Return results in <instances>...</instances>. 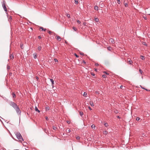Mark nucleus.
<instances>
[{"label": "nucleus", "mask_w": 150, "mask_h": 150, "mask_svg": "<svg viewBox=\"0 0 150 150\" xmlns=\"http://www.w3.org/2000/svg\"><path fill=\"white\" fill-rule=\"evenodd\" d=\"M16 135L17 137V139L19 140V142H22V141H23L24 140L22 138V137L19 132H16Z\"/></svg>", "instance_id": "obj_1"}, {"label": "nucleus", "mask_w": 150, "mask_h": 150, "mask_svg": "<svg viewBox=\"0 0 150 150\" xmlns=\"http://www.w3.org/2000/svg\"><path fill=\"white\" fill-rule=\"evenodd\" d=\"M2 6L4 11L6 12V14L7 15V16H8V13L7 12V10L6 7L5 2V1H4L2 2Z\"/></svg>", "instance_id": "obj_2"}, {"label": "nucleus", "mask_w": 150, "mask_h": 150, "mask_svg": "<svg viewBox=\"0 0 150 150\" xmlns=\"http://www.w3.org/2000/svg\"><path fill=\"white\" fill-rule=\"evenodd\" d=\"M14 109L15 110L17 113L18 115H21V111L20 110L19 107L18 106Z\"/></svg>", "instance_id": "obj_3"}, {"label": "nucleus", "mask_w": 150, "mask_h": 150, "mask_svg": "<svg viewBox=\"0 0 150 150\" xmlns=\"http://www.w3.org/2000/svg\"><path fill=\"white\" fill-rule=\"evenodd\" d=\"M10 105L12 106L14 109L18 106L14 102L11 101L9 103Z\"/></svg>", "instance_id": "obj_4"}, {"label": "nucleus", "mask_w": 150, "mask_h": 150, "mask_svg": "<svg viewBox=\"0 0 150 150\" xmlns=\"http://www.w3.org/2000/svg\"><path fill=\"white\" fill-rule=\"evenodd\" d=\"M109 42L110 43H111L112 44H114L115 43V41L112 38H110L109 40Z\"/></svg>", "instance_id": "obj_5"}, {"label": "nucleus", "mask_w": 150, "mask_h": 150, "mask_svg": "<svg viewBox=\"0 0 150 150\" xmlns=\"http://www.w3.org/2000/svg\"><path fill=\"white\" fill-rule=\"evenodd\" d=\"M57 37V40L59 41H60L61 40V37L59 36H56Z\"/></svg>", "instance_id": "obj_6"}, {"label": "nucleus", "mask_w": 150, "mask_h": 150, "mask_svg": "<svg viewBox=\"0 0 150 150\" xmlns=\"http://www.w3.org/2000/svg\"><path fill=\"white\" fill-rule=\"evenodd\" d=\"M50 81L52 83V86L53 87V86H54V81L53 80V79H50Z\"/></svg>", "instance_id": "obj_7"}, {"label": "nucleus", "mask_w": 150, "mask_h": 150, "mask_svg": "<svg viewBox=\"0 0 150 150\" xmlns=\"http://www.w3.org/2000/svg\"><path fill=\"white\" fill-rule=\"evenodd\" d=\"M8 18L9 21L10 22V21H11L12 19V16H10L9 17L8 16Z\"/></svg>", "instance_id": "obj_8"}, {"label": "nucleus", "mask_w": 150, "mask_h": 150, "mask_svg": "<svg viewBox=\"0 0 150 150\" xmlns=\"http://www.w3.org/2000/svg\"><path fill=\"white\" fill-rule=\"evenodd\" d=\"M35 110L36 111L38 112H40V111L38 110V108L36 106L35 107Z\"/></svg>", "instance_id": "obj_9"}, {"label": "nucleus", "mask_w": 150, "mask_h": 150, "mask_svg": "<svg viewBox=\"0 0 150 150\" xmlns=\"http://www.w3.org/2000/svg\"><path fill=\"white\" fill-rule=\"evenodd\" d=\"M9 57L11 59H13L14 58L13 55L12 54H10L9 55Z\"/></svg>", "instance_id": "obj_10"}, {"label": "nucleus", "mask_w": 150, "mask_h": 150, "mask_svg": "<svg viewBox=\"0 0 150 150\" xmlns=\"http://www.w3.org/2000/svg\"><path fill=\"white\" fill-rule=\"evenodd\" d=\"M45 109H46V111H47L50 110V108L49 106H47L46 107Z\"/></svg>", "instance_id": "obj_11"}, {"label": "nucleus", "mask_w": 150, "mask_h": 150, "mask_svg": "<svg viewBox=\"0 0 150 150\" xmlns=\"http://www.w3.org/2000/svg\"><path fill=\"white\" fill-rule=\"evenodd\" d=\"M94 20L96 22H98L99 21V19L98 18H94Z\"/></svg>", "instance_id": "obj_12"}, {"label": "nucleus", "mask_w": 150, "mask_h": 150, "mask_svg": "<svg viewBox=\"0 0 150 150\" xmlns=\"http://www.w3.org/2000/svg\"><path fill=\"white\" fill-rule=\"evenodd\" d=\"M90 104L91 106H93L94 105L93 102L91 101L90 102Z\"/></svg>", "instance_id": "obj_13"}, {"label": "nucleus", "mask_w": 150, "mask_h": 150, "mask_svg": "<svg viewBox=\"0 0 150 150\" xmlns=\"http://www.w3.org/2000/svg\"><path fill=\"white\" fill-rule=\"evenodd\" d=\"M79 114L81 116H82L83 115V112L81 111H80L79 112Z\"/></svg>", "instance_id": "obj_14"}, {"label": "nucleus", "mask_w": 150, "mask_h": 150, "mask_svg": "<svg viewBox=\"0 0 150 150\" xmlns=\"http://www.w3.org/2000/svg\"><path fill=\"white\" fill-rule=\"evenodd\" d=\"M120 88L122 89H124L125 88V86H121Z\"/></svg>", "instance_id": "obj_15"}, {"label": "nucleus", "mask_w": 150, "mask_h": 150, "mask_svg": "<svg viewBox=\"0 0 150 150\" xmlns=\"http://www.w3.org/2000/svg\"><path fill=\"white\" fill-rule=\"evenodd\" d=\"M34 55V58L35 59L37 58V54L36 53H34L33 54Z\"/></svg>", "instance_id": "obj_16"}, {"label": "nucleus", "mask_w": 150, "mask_h": 150, "mask_svg": "<svg viewBox=\"0 0 150 150\" xmlns=\"http://www.w3.org/2000/svg\"><path fill=\"white\" fill-rule=\"evenodd\" d=\"M141 58L143 60H144L145 59L144 57L142 55L141 56Z\"/></svg>", "instance_id": "obj_17"}, {"label": "nucleus", "mask_w": 150, "mask_h": 150, "mask_svg": "<svg viewBox=\"0 0 150 150\" xmlns=\"http://www.w3.org/2000/svg\"><path fill=\"white\" fill-rule=\"evenodd\" d=\"M41 48H42V47L41 46H39L38 47V51H40L41 50Z\"/></svg>", "instance_id": "obj_18"}, {"label": "nucleus", "mask_w": 150, "mask_h": 150, "mask_svg": "<svg viewBox=\"0 0 150 150\" xmlns=\"http://www.w3.org/2000/svg\"><path fill=\"white\" fill-rule=\"evenodd\" d=\"M104 125L106 127H108L109 126L108 124L107 123H105L104 124Z\"/></svg>", "instance_id": "obj_19"}, {"label": "nucleus", "mask_w": 150, "mask_h": 150, "mask_svg": "<svg viewBox=\"0 0 150 150\" xmlns=\"http://www.w3.org/2000/svg\"><path fill=\"white\" fill-rule=\"evenodd\" d=\"M40 29H42V30H44V31H45V30H46V29H44L43 28V27H40Z\"/></svg>", "instance_id": "obj_20"}, {"label": "nucleus", "mask_w": 150, "mask_h": 150, "mask_svg": "<svg viewBox=\"0 0 150 150\" xmlns=\"http://www.w3.org/2000/svg\"><path fill=\"white\" fill-rule=\"evenodd\" d=\"M128 62H129V64H131L133 63V62L132 60H129L128 61Z\"/></svg>", "instance_id": "obj_21"}, {"label": "nucleus", "mask_w": 150, "mask_h": 150, "mask_svg": "<svg viewBox=\"0 0 150 150\" xmlns=\"http://www.w3.org/2000/svg\"><path fill=\"white\" fill-rule=\"evenodd\" d=\"M76 138L77 140H79L80 139V137L78 136H77L76 137Z\"/></svg>", "instance_id": "obj_22"}, {"label": "nucleus", "mask_w": 150, "mask_h": 150, "mask_svg": "<svg viewBox=\"0 0 150 150\" xmlns=\"http://www.w3.org/2000/svg\"><path fill=\"white\" fill-rule=\"evenodd\" d=\"M114 112L116 114H117L119 112H118V111L117 110H115L114 111Z\"/></svg>", "instance_id": "obj_23"}, {"label": "nucleus", "mask_w": 150, "mask_h": 150, "mask_svg": "<svg viewBox=\"0 0 150 150\" xmlns=\"http://www.w3.org/2000/svg\"><path fill=\"white\" fill-rule=\"evenodd\" d=\"M94 8L95 10H98V6H95L94 7Z\"/></svg>", "instance_id": "obj_24"}, {"label": "nucleus", "mask_w": 150, "mask_h": 150, "mask_svg": "<svg viewBox=\"0 0 150 150\" xmlns=\"http://www.w3.org/2000/svg\"><path fill=\"white\" fill-rule=\"evenodd\" d=\"M43 130L44 131V132H45L46 133H47V132H48V131L46 129H44Z\"/></svg>", "instance_id": "obj_25"}, {"label": "nucleus", "mask_w": 150, "mask_h": 150, "mask_svg": "<svg viewBox=\"0 0 150 150\" xmlns=\"http://www.w3.org/2000/svg\"><path fill=\"white\" fill-rule=\"evenodd\" d=\"M139 72L140 73L142 74V73H143V71L142 70H141V69H139Z\"/></svg>", "instance_id": "obj_26"}, {"label": "nucleus", "mask_w": 150, "mask_h": 150, "mask_svg": "<svg viewBox=\"0 0 150 150\" xmlns=\"http://www.w3.org/2000/svg\"><path fill=\"white\" fill-rule=\"evenodd\" d=\"M7 69L8 70H9L10 68V66L9 65H7Z\"/></svg>", "instance_id": "obj_27"}, {"label": "nucleus", "mask_w": 150, "mask_h": 150, "mask_svg": "<svg viewBox=\"0 0 150 150\" xmlns=\"http://www.w3.org/2000/svg\"><path fill=\"white\" fill-rule=\"evenodd\" d=\"M140 119V118L139 117H137L136 118V120L137 121H139V120Z\"/></svg>", "instance_id": "obj_28"}, {"label": "nucleus", "mask_w": 150, "mask_h": 150, "mask_svg": "<svg viewBox=\"0 0 150 150\" xmlns=\"http://www.w3.org/2000/svg\"><path fill=\"white\" fill-rule=\"evenodd\" d=\"M91 127L92 128H95V126L94 125H92L91 126Z\"/></svg>", "instance_id": "obj_29"}, {"label": "nucleus", "mask_w": 150, "mask_h": 150, "mask_svg": "<svg viewBox=\"0 0 150 150\" xmlns=\"http://www.w3.org/2000/svg\"><path fill=\"white\" fill-rule=\"evenodd\" d=\"M53 129L54 130H56L57 129V128L55 126H53Z\"/></svg>", "instance_id": "obj_30"}, {"label": "nucleus", "mask_w": 150, "mask_h": 150, "mask_svg": "<svg viewBox=\"0 0 150 150\" xmlns=\"http://www.w3.org/2000/svg\"><path fill=\"white\" fill-rule=\"evenodd\" d=\"M75 3L77 4L78 3V1L77 0H75Z\"/></svg>", "instance_id": "obj_31"}, {"label": "nucleus", "mask_w": 150, "mask_h": 150, "mask_svg": "<svg viewBox=\"0 0 150 150\" xmlns=\"http://www.w3.org/2000/svg\"><path fill=\"white\" fill-rule=\"evenodd\" d=\"M74 30L75 31H76L77 30V28L75 27H73V28Z\"/></svg>", "instance_id": "obj_32"}, {"label": "nucleus", "mask_w": 150, "mask_h": 150, "mask_svg": "<svg viewBox=\"0 0 150 150\" xmlns=\"http://www.w3.org/2000/svg\"><path fill=\"white\" fill-rule=\"evenodd\" d=\"M66 132L67 133H69L70 132H71V130L70 129H69L68 131L66 130Z\"/></svg>", "instance_id": "obj_33"}, {"label": "nucleus", "mask_w": 150, "mask_h": 150, "mask_svg": "<svg viewBox=\"0 0 150 150\" xmlns=\"http://www.w3.org/2000/svg\"><path fill=\"white\" fill-rule=\"evenodd\" d=\"M102 77H103L104 78H105L106 77V76L105 75L103 74L102 76Z\"/></svg>", "instance_id": "obj_34"}, {"label": "nucleus", "mask_w": 150, "mask_h": 150, "mask_svg": "<svg viewBox=\"0 0 150 150\" xmlns=\"http://www.w3.org/2000/svg\"><path fill=\"white\" fill-rule=\"evenodd\" d=\"M117 3L118 4H120V0H117Z\"/></svg>", "instance_id": "obj_35"}, {"label": "nucleus", "mask_w": 150, "mask_h": 150, "mask_svg": "<svg viewBox=\"0 0 150 150\" xmlns=\"http://www.w3.org/2000/svg\"><path fill=\"white\" fill-rule=\"evenodd\" d=\"M74 55H75V56L76 57H79V56L78 55L76 54V53H75L74 54Z\"/></svg>", "instance_id": "obj_36"}, {"label": "nucleus", "mask_w": 150, "mask_h": 150, "mask_svg": "<svg viewBox=\"0 0 150 150\" xmlns=\"http://www.w3.org/2000/svg\"><path fill=\"white\" fill-rule=\"evenodd\" d=\"M13 95V98H15L16 97V94H12Z\"/></svg>", "instance_id": "obj_37"}, {"label": "nucleus", "mask_w": 150, "mask_h": 150, "mask_svg": "<svg viewBox=\"0 0 150 150\" xmlns=\"http://www.w3.org/2000/svg\"><path fill=\"white\" fill-rule=\"evenodd\" d=\"M53 33V32L50 31H48V33L50 34H51L52 33Z\"/></svg>", "instance_id": "obj_38"}, {"label": "nucleus", "mask_w": 150, "mask_h": 150, "mask_svg": "<svg viewBox=\"0 0 150 150\" xmlns=\"http://www.w3.org/2000/svg\"><path fill=\"white\" fill-rule=\"evenodd\" d=\"M67 16L69 18H70V16L69 14H67Z\"/></svg>", "instance_id": "obj_39"}, {"label": "nucleus", "mask_w": 150, "mask_h": 150, "mask_svg": "<svg viewBox=\"0 0 150 150\" xmlns=\"http://www.w3.org/2000/svg\"><path fill=\"white\" fill-rule=\"evenodd\" d=\"M23 44L22 45V44H21V48L22 49H23Z\"/></svg>", "instance_id": "obj_40"}, {"label": "nucleus", "mask_w": 150, "mask_h": 150, "mask_svg": "<svg viewBox=\"0 0 150 150\" xmlns=\"http://www.w3.org/2000/svg\"><path fill=\"white\" fill-rule=\"evenodd\" d=\"M77 22L79 24L81 23V21L79 20H77Z\"/></svg>", "instance_id": "obj_41"}, {"label": "nucleus", "mask_w": 150, "mask_h": 150, "mask_svg": "<svg viewBox=\"0 0 150 150\" xmlns=\"http://www.w3.org/2000/svg\"><path fill=\"white\" fill-rule=\"evenodd\" d=\"M99 65L97 63H96L95 64V65L96 66H98Z\"/></svg>", "instance_id": "obj_42"}, {"label": "nucleus", "mask_w": 150, "mask_h": 150, "mask_svg": "<svg viewBox=\"0 0 150 150\" xmlns=\"http://www.w3.org/2000/svg\"><path fill=\"white\" fill-rule=\"evenodd\" d=\"M125 7H127L128 6V4H125Z\"/></svg>", "instance_id": "obj_43"}, {"label": "nucleus", "mask_w": 150, "mask_h": 150, "mask_svg": "<svg viewBox=\"0 0 150 150\" xmlns=\"http://www.w3.org/2000/svg\"><path fill=\"white\" fill-rule=\"evenodd\" d=\"M54 60L55 62H58V60L56 59H54Z\"/></svg>", "instance_id": "obj_44"}, {"label": "nucleus", "mask_w": 150, "mask_h": 150, "mask_svg": "<svg viewBox=\"0 0 150 150\" xmlns=\"http://www.w3.org/2000/svg\"><path fill=\"white\" fill-rule=\"evenodd\" d=\"M83 96L84 97H87V94H83Z\"/></svg>", "instance_id": "obj_45"}, {"label": "nucleus", "mask_w": 150, "mask_h": 150, "mask_svg": "<svg viewBox=\"0 0 150 150\" xmlns=\"http://www.w3.org/2000/svg\"><path fill=\"white\" fill-rule=\"evenodd\" d=\"M88 108L90 110H92V109H91V107L90 106H89L88 107Z\"/></svg>", "instance_id": "obj_46"}, {"label": "nucleus", "mask_w": 150, "mask_h": 150, "mask_svg": "<svg viewBox=\"0 0 150 150\" xmlns=\"http://www.w3.org/2000/svg\"><path fill=\"white\" fill-rule=\"evenodd\" d=\"M104 73H105L107 75H108L109 74L107 73L106 72L104 71Z\"/></svg>", "instance_id": "obj_47"}, {"label": "nucleus", "mask_w": 150, "mask_h": 150, "mask_svg": "<svg viewBox=\"0 0 150 150\" xmlns=\"http://www.w3.org/2000/svg\"><path fill=\"white\" fill-rule=\"evenodd\" d=\"M80 54L81 55H84V54L83 53V52H81V53H80Z\"/></svg>", "instance_id": "obj_48"}, {"label": "nucleus", "mask_w": 150, "mask_h": 150, "mask_svg": "<svg viewBox=\"0 0 150 150\" xmlns=\"http://www.w3.org/2000/svg\"><path fill=\"white\" fill-rule=\"evenodd\" d=\"M45 119H46V120H48V117H45Z\"/></svg>", "instance_id": "obj_49"}, {"label": "nucleus", "mask_w": 150, "mask_h": 150, "mask_svg": "<svg viewBox=\"0 0 150 150\" xmlns=\"http://www.w3.org/2000/svg\"><path fill=\"white\" fill-rule=\"evenodd\" d=\"M41 36H38V38H39V39H41Z\"/></svg>", "instance_id": "obj_50"}, {"label": "nucleus", "mask_w": 150, "mask_h": 150, "mask_svg": "<svg viewBox=\"0 0 150 150\" xmlns=\"http://www.w3.org/2000/svg\"><path fill=\"white\" fill-rule=\"evenodd\" d=\"M67 122L69 124H70V122H69V121H67Z\"/></svg>", "instance_id": "obj_51"}, {"label": "nucleus", "mask_w": 150, "mask_h": 150, "mask_svg": "<svg viewBox=\"0 0 150 150\" xmlns=\"http://www.w3.org/2000/svg\"><path fill=\"white\" fill-rule=\"evenodd\" d=\"M36 78L38 80L39 79L38 77V76L36 77Z\"/></svg>", "instance_id": "obj_52"}, {"label": "nucleus", "mask_w": 150, "mask_h": 150, "mask_svg": "<svg viewBox=\"0 0 150 150\" xmlns=\"http://www.w3.org/2000/svg\"><path fill=\"white\" fill-rule=\"evenodd\" d=\"M117 118H119V119H120V117L119 116H118L117 117Z\"/></svg>", "instance_id": "obj_53"}, {"label": "nucleus", "mask_w": 150, "mask_h": 150, "mask_svg": "<svg viewBox=\"0 0 150 150\" xmlns=\"http://www.w3.org/2000/svg\"><path fill=\"white\" fill-rule=\"evenodd\" d=\"M83 63H84V64H86V62L84 61H83Z\"/></svg>", "instance_id": "obj_54"}, {"label": "nucleus", "mask_w": 150, "mask_h": 150, "mask_svg": "<svg viewBox=\"0 0 150 150\" xmlns=\"http://www.w3.org/2000/svg\"><path fill=\"white\" fill-rule=\"evenodd\" d=\"M91 75H93V76H94L95 75V74H93V73H92L91 74Z\"/></svg>", "instance_id": "obj_55"}, {"label": "nucleus", "mask_w": 150, "mask_h": 150, "mask_svg": "<svg viewBox=\"0 0 150 150\" xmlns=\"http://www.w3.org/2000/svg\"><path fill=\"white\" fill-rule=\"evenodd\" d=\"M105 134H107V132L106 131H105Z\"/></svg>", "instance_id": "obj_56"}, {"label": "nucleus", "mask_w": 150, "mask_h": 150, "mask_svg": "<svg viewBox=\"0 0 150 150\" xmlns=\"http://www.w3.org/2000/svg\"><path fill=\"white\" fill-rule=\"evenodd\" d=\"M141 88H142V89H145L146 90H147V89H145V88H144L143 87H142L141 86Z\"/></svg>", "instance_id": "obj_57"}, {"label": "nucleus", "mask_w": 150, "mask_h": 150, "mask_svg": "<svg viewBox=\"0 0 150 150\" xmlns=\"http://www.w3.org/2000/svg\"><path fill=\"white\" fill-rule=\"evenodd\" d=\"M144 18L145 19V20H147V18L146 17H144Z\"/></svg>", "instance_id": "obj_58"}, {"label": "nucleus", "mask_w": 150, "mask_h": 150, "mask_svg": "<svg viewBox=\"0 0 150 150\" xmlns=\"http://www.w3.org/2000/svg\"><path fill=\"white\" fill-rule=\"evenodd\" d=\"M83 94H87V93H86L85 92H84L83 93Z\"/></svg>", "instance_id": "obj_59"}, {"label": "nucleus", "mask_w": 150, "mask_h": 150, "mask_svg": "<svg viewBox=\"0 0 150 150\" xmlns=\"http://www.w3.org/2000/svg\"><path fill=\"white\" fill-rule=\"evenodd\" d=\"M95 71H97V69H95Z\"/></svg>", "instance_id": "obj_60"}, {"label": "nucleus", "mask_w": 150, "mask_h": 150, "mask_svg": "<svg viewBox=\"0 0 150 150\" xmlns=\"http://www.w3.org/2000/svg\"><path fill=\"white\" fill-rule=\"evenodd\" d=\"M108 50H110V48H108Z\"/></svg>", "instance_id": "obj_61"}, {"label": "nucleus", "mask_w": 150, "mask_h": 150, "mask_svg": "<svg viewBox=\"0 0 150 150\" xmlns=\"http://www.w3.org/2000/svg\"><path fill=\"white\" fill-rule=\"evenodd\" d=\"M19 150V149H15V150Z\"/></svg>", "instance_id": "obj_62"}]
</instances>
